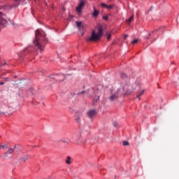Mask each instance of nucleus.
<instances>
[{"label": "nucleus", "mask_w": 179, "mask_h": 179, "mask_svg": "<svg viewBox=\"0 0 179 179\" xmlns=\"http://www.w3.org/2000/svg\"><path fill=\"white\" fill-rule=\"evenodd\" d=\"M127 37H128V35H124V39L126 40Z\"/></svg>", "instance_id": "30"}, {"label": "nucleus", "mask_w": 179, "mask_h": 179, "mask_svg": "<svg viewBox=\"0 0 179 179\" xmlns=\"http://www.w3.org/2000/svg\"><path fill=\"white\" fill-rule=\"evenodd\" d=\"M6 80H8V78H6Z\"/></svg>", "instance_id": "37"}, {"label": "nucleus", "mask_w": 179, "mask_h": 179, "mask_svg": "<svg viewBox=\"0 0 179 179\" xmlns=\"http://www.w3.org/2000/svg\"><path fill=\"white\" fill-rule=\"evenodd\" d=\"M99 14H100V11H99L98 10L96 9L95 7H94V12L92 13L93 17H97V16H99Z\"/></svg>", "instance_id": "10"}, {"label": "nucleus", "mask_w": 179, "mask_h": 179, "mask_svg": "<svg viewBox=\"0 0 179 179\" xmlns=\"http://www.w3.org/2000/svg\"><path fill=\"white\" fill-rule=\"evenodd\" d=\"M86 142H87V139L80 137L76 141V145L85 146V145H86Z\"/></svg>", "instance_id": "5"}, {"label": "nucleus", "mask_w": 179, "mask_h": 179, "mask_svg": "<svg viewBox=\"0 0 179 179\" xmlns=\"http://www.w3.org/2000/svg\"><path fill=\"white\" fill-rule=\"evenodd\" d=\"M99 99H100V96H96L94 98L95 101H99Z\"/></svg>", "instance_id": "24"}, {"label": "nucleus", "mask_w": 179, "mask_h": 179, "mask_svg": "<svg viewBox=\"0 0 179 179\" xmlns=\"http://www.w3.org/2000/svg\"><path fill=\"white\" fill-rule=\"evenodd\" d=\"M27 157H29L28 155L25 156L24 157H22L20 159L21 162H26V159H27Z\"/></svg>", "instance_id": "19"}, {"label": "nucleus", "mask_w": 179, "mask_h": 179, "mask_svg": "<svg viewBox=\"0 0 179 179\" xmlns=\"http://www.w3.org/2000/svg\"><path fill=\"white\" fill-rule=\"evenodd\" d=\"M113 8H114V5H110L107 6L106 9H113Z\"/></svg>", "instance_id": "22"}, {"label": "nucleus", "mask_w": 179, "mask_h": 179, "mask_svg": "<svg viewBox=\"0 0 179 179\" xmlns=\"http://www.w3.org/2000/svg\"><path fill=\"white\" fill-rule=\"evenodd\" d=\"M121 86L123 92H128V90H131V85L128 83H122Z\"/></svg>", "instance_id": "6"}, {"label": "nucleus", "mask_w": 179, "mask_h": 179, "mask_svg": "<svg viewBox=\"0 0 179 179\" xmlns=\"http://www.w3.org/2000/svg\"><path fill=\"white\" fill-rule=\"evenodd\" d=\"M101 5V6H103V8H107V4H106L104 3H102Z\"/></svg>", "instance_id": "26"}, {"label": "nucleus", "mask_w": 179, "mask_h": 179, "mask_svg": "<svg viewBox=\"0 0 179 179\" xmlns=\"http://www.w3.org/2000/svg\"><path fill=\"white\" fill-rule=\"evenodd\" d=\"M0 85H5V83L1 82V83H0Z\"/></svg>", "instance_id": "34"}, {"label": "nucleus", "mask_w": 179, "mask_h": 179, "mask_svg": "<svg viewBox=\"0 0 179 179\" xmlns=\"http://www.w3.org/2000/svg\"><path fill=\"white\" fill-rule=\"evenodd\" d=\"M15 1H19V0H15Z\"/></svg>", "instance_id": "38"}, {"label": "nucleus", "mask_w": 179, "mask_h": 179, "mask_svg": "<svg viewBox=\"0 0 179 179\" xmlns=\"http://www.w3.org/2000/svg\"><path fill=\"white\" fill-rule=\"evenodd\" d=\"M120 75H121V78H127V74H125L124 73H122Z\"/></svg>", "instance_id": "23"}, {"label": "nucleus", "mask_w": 179, "mask_h": 179, "mask_svg": "<svg viewBox=\"0 0 179 179\" xmlns=\"http://www.w3.org/2000/svg\"><path fill=\"white\" fill-rule=\"evenodd\" d=\"M87 114H88V117H90V118H94V117H96V115H97V112L96 111V110L92 109V110H90Z\"/></svg>", "instance_id": "9"}, {"label": "nucleus", "mask_w": 179, "mask_h": 179, "mask_svg": "<svg viewBox=\"0 0 179 179\" xmlns=\"http://www.w3.org/2000/svg\"><path fill=\"white\" fill-rule=\"evenodd\" d=\"M106 36H107V40H108V41L109 40H111V32H110V31L106 33Z\"/></svg>", "instance_id": "16"}, {"label": "nucleus", "mask_w": 179, "mask_h": 179, "mask_svg": "<svg viewBox=\"0 0 179 179\" xmlns=\"http://www.w3.org/2000/svg\"><path fill=\"white\" fill-rule=\"evenodd\" d=\"M103 19H105V20H107V19H108V17H107V16H103Z\"/></svg>", "instance_id": "29"}, {"label": "nucleus", "mask_w": 179, "mask_h": 179, "mask_svg": "<svg viewBox=\"0 0 179 179\" xmlns=\"http://www.w3.org/2000/svg\"><path fill=\"white\" fill-rule=\"evenodd\" d=\"M65 162H66V164H72L73 160H72V158L71 157L67 156L66 158Z\"/></svg>", "instance_id": "12"}, {"label": "nucleus", "mask_w": 179, "mask_h": 179, "mask_svg": "<svg viewBox=\"0 0 179 179\" xmlns=\"http://www.w3.org/2000/svg\"><path fill=\"white\" fill-rule=\"evenodd\" d=\"M150 36H152V34H149L148 36L146 37L147 40L150 39Z\"/></svg>", "instance_id": "27"}, {"label": "nucleus", "mask_w": 179, "mask_h": 179, "mask_svg": "<svg viewBox=\"0 0 179 179\" xmlns=\"http://www.w3.org/2000/svg\"><path fill=\"white\" fill-rule=\"evenodd\" d=\"M83 6H85V1L80 0V3L76 7L77 13H80V12H82V10L83 9Z\"/></svg>", "instance_id": "7"}, {"label": "nucleus", "mask_w": 179, "mask_h": 179, "mask_svg": "<svg viewBox=\"0 0 179 179\" xmlns=\"http://www.w3.org/2000/svg\"><path fill=\"white\" fill-rule=\"evenodd\" d=\"M76 122H79V121H80V115H79V113H76Z\"/></svg>", "instance_id": "14"}, {"label": "nucleus", "mask_w": 179, "mask_h": 179, "mask_svg": "<svg viewBox=\"0 0 179 179\" xmlns=\"http://www.w3.org/2000/svg\"><path fill=\"white\" fill-rule=\"evenodd\" d=\"M29 92H31V93H32V92H33V88H31V89L29 90Z\"/></svg>", "instance_id": "33"}, {"label": "nucleus", "mask_w": 179, "mask_h": 179, "mask_svg": "<svg viewBox=\"0 0 179 179\" xmlns=\"http://www.w3.org/2000/svg\"><path fill=\"white\" fill-rule=\"evenodd\" d=\"M9 23H12L10 20L6 17V15H3L2 13H0V24L1 26H8Z\"/></svg>", "instance_id": "3"}, {"label": "nucleus", "mask_w": 179, "mask_h": 179, "mask_svg": "<svg viewBox=\"0 0 179 179\" xmlns=\"http://www.w3.org/2000/svg\"><path fill=\"white\" fill-rule=\"evenodd\" d=\"M128 145H129V143L128 141H123V146H128Z\"/></svg>", "instance_id": "21"}, {"label": "nucleus", "mask_w": 179, "mask_h": 179, "mask_svg": "<svg viewBox=\"0 0 179 179\" xmlns=\"http://www.w3.org/2000/svg\"><path fill=\"white\" fill-rule=\"evenodd\" d=\"M45 41H47V39L45 38V34L41 31V30L37 29L35 32V39L33 41L34 45L41 51H43L45 45Z\"/></svg>", "instance_id": "1"}, {"label": "nucleus", "mask_w": 179, "mask_h": 179, "mask_svg": "<svg viewBox=\"0 0 179 179\" xmlns=\"http://www.w3.org/2000/svg\"><path fill=\"white\" fill-rule=\"evenodd\" d=\"M145 94V90H142L141 92L137 95V99H138V100H141V96H143V94Z\"/></svg>", "instance_id": "15"}, {"label": "nucleus", "mask_w": 179, "mask_h": 179, "mask_svg": "<svg viewBox=\"0 0 179 179\" xmlns=\"http://www.w3.org/2000/svg\"><path fill=\"white\" fill-rule=\"evenodd\" d=\"M13 152H15V150L13 148H12V147H10V148H8V150H7V152L5 153L6 156H8V155H12V153H13Z\"/></svg>", "instance_id": "13"}, {"label": "nucleus", "mask_w": 179, "mask_h": 179, "mask_svg": "<svg viewBox=\"0 0 179 179\" xmlns=\"http://www.w3.org/2000/svg\"><path fill=\"white\" fill-rule=\"evenodd\" d=\"M10 148V145H9V143H6L4 147V150H8Z\"/></svg>", "instance_id": "18"}, {"label": "nucleus", "mask_w": 179, "mask_h": 179, "mask_svg": "<svg viewBox=\"0 0 179 179\" xmlns=\"http://www.w3.org/2000/svg\"><path fill=\"white\" fill-rule=\"evenodd\" d=\"M0 149H3V150H5V144L3 145L0 144Z\"/></svg>", "instance_id": "25"}, {"label": "nucleus", "mask_w": 179, "mask_h": 179, "mask_svg": "<svg viewBox=\"0 0 179 179\" xmlns=\"http://www.w3.org/2000/svg\"><path fill=\"white\" fill-rule=\"evenodd\" d=\"M132 20H134V15H132L128 20H127V22L129 24L131 22H132Z\"/></svg>", "instance_id": "17"}, {"label": "nucleus", "mask_w": 179, "mask_h": 179, "mask_svg": "<svg viewBox=\"0 0 179 179\" xmlns=\"http://www.w3.org/2000/svg\"><path fill=\"white\" fill-rule=\"evenodd\" d=\"M76 26L78 29V30H83V25L82 24V21H78L76 22Z\"/></svg>", "instance_id": "11"}, {"label": "nucleus", "mask_w": 179, "mask_h": 179, "mask_svg": "<svg viewBox=\"0 0 179 179\" xmlns=\"http://www.w3.org/2000/svg\"><path fill=\"white\" fill-rule=\"evenodd\" d=\"M138 41H139V39H135V40L132 41L131 44L135 45V44L138 43Z\"/></svg>", "instance_id": "20"}, {"label": "nucleus", "mask_w": 179, "mask_h": 179, "mask_svg": "<svg viewBox=\"0 0 179 179\" xmlns=\"http://www.w3.org/2000/svg\"><path fill=\"white\" fill-rule=\"evenodd\" d=\"M50 79H55V80H57V82H64V80L66 79V77L64 74H56L50 76Z\"/></svg>", "instance_id": "4"}, {"label": "nucleus", "mask_w": 179, "mask_h": 179, "mask_svg": "<svg viewBox=\"0 0 179 179\" xmlns=\"http://www.w3.org/2000/svg\"><path fill=\"white\" fill-rule=\"evenodd\" d=\"M83 93H85V91H83L81 92H79L78 94H83Z\"/></svg>", "instance_id": "31"}, {"label": "nucleus", "mask_w": 179, "mask_h": 179, "mask_svg": "<svg viewBox=\"0 0 179 179\" xmlns=\"http://www.w3.org/2000/svg\"><path fill=\"white\" fill-rule=\"evenodd\" d=\"M14 149H16V145L14 146Z\"/></svg>", "instance_id": "35"}, {"label": "nucleus", "mask_w": 179, "mask_h": 179, "mask_svg": "<svg viewBox=\"0 0 179 179\" xmlns=\"http://www.w3.org/2000/svg\"><path fill=\"white\" fill-rule=\"evenodd\" d=\"M118 96H119L118 91H116L114 93H112L109 99L110 101H115V100L118 99Z\"/></svg>", "instance_id": "8"}, {"label": "nucleus", "mask_w": 179, "mask_h": 179, "mask_svg": "<svg viewBox=\"0 0 179 179\" xmlns=\"http://www.w3.org/2000/svg\"><path fill=\"white\" fill-rule=\"evenodd\" d=\"M152 33H155V31H152Z\"/></svg>", "instance_id": "36"}, {"label": "nucleus", "mask_w": 179, "mask_h": 179, "mask_svg": "<svg viewBox=\"0 0 179 179\" xmlns=\"http://www.w3.org/2000/svg\"><path fill=\"white\" fill-rule=\"evenodd\" d=\"M62 142H63V143H68V141H66L65 140H62Z\"/></svg>", "instance_id": "28"}, {"label": "nucleus", "mask_w": 179, "mask_h": 179, "mask_svg": "<svg viewBox=\"0 0 179 179\" xmlns=\"http://www.w3.org/2000/svg\"><path fill=\"white\" fill-rule=\"evenodd\" d=\"M103 27L99 26L98 27V32L96 33L95 31H92V36L87 39V41H99L103 36Z\"/></svg>", "instance_id": "2"}, {"label": "nucleus", "mask_w": 179, "mask_h": 179, "mask_svg": "<svg viewBox=\"0 0 179 179\" xmlns=\"http://www.w3.org/2000/svg\"><path fill=\"white\" fill-rule=\"evenodd\" d=\"M114 126L115 127H117L118 126V123H114Z\"/></svg>", "instance_id": "32"}]
</instances>
